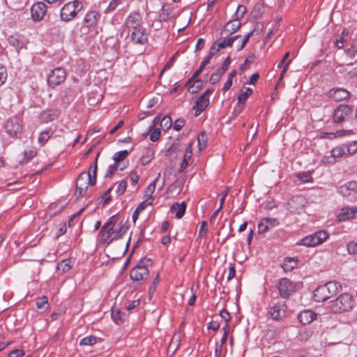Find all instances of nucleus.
I'll use <instances>...</instances> for the list:
<instances>
[{"mask_svg": "<svg viewBox=\"0 0 357 357\" xmlns=\"http://www.w3.org/2000/svg\"><path fill=\"white\" fill-rule=\"evenodd\" d=\"M6 131L10 136H15L21 131V126L16 118H13L7 121L5 126Z\"/></svg>", "mask_w": 357, "mask_h": 357, "instance_id": "5701e85b", "label": "nucleus"}, {"mask_svg": "<svg viewBox=\"0 0 357 357\" xmlns=\"http://www.w3.org/2000/svg\"><path fill=\"white\" fill-rule=\"evenodd\" d=\"M82 8L83 4L78 0L66 3L61 9V20L66 22L71 21Z\"/></svg>", "mask_w": 357, "mask_h": 357, "instance_id": "20e7f679", "label": "nucleus"}, {"mask_svg": "<svg viewBox=\"0 0 357 357\" xmlns=\"http://www.w3.org/2000/svg\"><path fill=\"white\" fill-rule=\"evenodd\" d=\"M114 163L109 166L106 176L111 177L116 170L122 171L128 165L127 158H114Z\"/></svg>", "mask_w": 357, "mask_h": 357, "instance_id": "dca6fc26", "label": "nucleus"}, {"mask_svg": "<svg viewBox=\"0 0 357 357\" xmlns=\"http://www.w3.org/2000/svg\"><path fill=\"white\" fill-rule=\"evenodd\" d=\"M241 26V22L238 20H234L228 22L225 26V30L229 33H234Z\"/></svg>", "mask_w": 357, "mask_h": 357, "instance_id": "2f4dec72", "label": "nucleus"}, {"mask_svg": "<svg viewBox=\"0 0 357 357\" xmlns=\"http://www.w3.org/2000/svg\"><path fill=\"white\" fill-rule=\"evenodd\" d=\"M352 109L346 105H340L333 111V121L336 123L347 121L352 116Z\"/></svg>", "mask_w": 357, "mask_h": 357, "instance_id": "0eeeda50", "label": "nucleus"}, {"mask_svg": "<svg viewBox=\"0 0 357 357\" xmlns=\"http://www.w3.org/2000/svg\"><path fill=\"white\" fill-rule=\"evenodd\" d=\"M139 304V300L132 301L130 303H129L128 305H126L125 306V308L128 311H131L132 310L135 308L137 306H138Z\"/></svg>", "mask_w": 357, "mask_h": 357, "instance_id": "052dcab7", "label": "nucleus"}, {"mask_svg": "<svg viewBox=\"0 0 357 357\" xmlns=\"http://www.w3.org/2000/svg\"><path fill=\"white\" fill-rule=\"evenodd\" d=\"M252 93V90L250 88H246L244 91H241L238 96V101L239 103H244L248 99L249 96Z\"/></svg>", "mask_w": 357, "mask_h": 357, "instance_id": "79ce46f5", "label": "nucleus"}, {"mask_svg": "<svg viewBox=\"0 0 357 357\" xmlns=\"http://www.w3.org/2000/svg\"><path fill=\"white\" fill-rule=\"evenodd\" d=\"M31 17L34 21L41 20L47 12V6L43 2L34 3L31 9Z\"/></svg>", "mask_w": 357, "mask_h": 357, "instance_id": "f3484780", "label": "nucleus"}, {"mask_svg": "<svg viewBox=\"0 0 357 357\" xmlns=\"http://www.w3.org/2000/svg\"><path fill=\"white\" fill-rule=\"evenodd\" d=\"M296 176L303 183H309L312 181V177L310 171L298 173Z\"/></svg>", "mask_w": 357, "mask_h": 357, "instance_id": "ea45409f", "label": "nucleus"}, {"mask_svg": "<svg viewBox=\"0 0 357 357\" xmlns=\"http://www.w3.org/2000/svg\"><path fill=\"white\" fill-rule=\"evenodd\" d=\"M190 159V158H183V161L181 164L180 168L178 169V172H182L184 171V169L187 167V166L188 165Z\"/></svg>", "mask_w": 357, "mask_h": 357, "instance_id": "774afa93", "label": "nucleus"}, {"mask_svg": "<svg viewBox=\"0 0 357 357\" xmlns=\"http://www.w3.org/2000/svg\"><path fill=\"white\" fill-rule=\"evenodd\" d=\"M160 119H161V117L160 115L156 116L153 119L151 125L149 127L148 130H151L153 128H156L155 127L157 126V125L159 123H160Z\"/></svg>", "mask_w": 357, "mask_h": 357, "instance_id": "680f3d73", "label": "nucleus"}, {"mask_svg": "<svg viewBox=\"0 0 357 357\" xmlns=\"http://www.w3.org/2000/svg\"><path fill=\"white\" fill-rule=\"evenodd\" d=\"M356 213L357 206H344L337 215V218L340 221H347L354 218Z\"/></svg>", "mask_w": 357, "mask_h": 357, "instance_id": "aec40b11", "label": "nucleus"}, {"mask_svg": "<svg viewBox=\"0 0 357 357\" xmlns=\"http://www.w3.org/2000/svg\"><path fill=\"white\" fill-rule=\"evenodd\" d=\"M52 132L50 130H44L40 132L38 141L40 144V145L45 144L47 140L51 137Z\"/></svg>", "mask_w": 357, "mask_h": 357, "instance_id": "e433bc0d", "label": "nucleus"}, {"mask_svg": "<svg viewBox=\"0 0 357 357\" xmlns=\"http://www.w3.org/2000/svg\"><path fill=\"white\" fill-rule=\"evenodd\" d=\"M206 222L202 221L199 227V234L200 236H204L206 234L207 229H206Z\"/></svg>", "mask_w": 357, "mask_h": 357, "instance_id": "338daca9", "label": "nucleus"}, {"mask_svg": "<svg viewBox=\"0 0 357 357\" xmlns=\"http://www.w3.org/2000/svg\"><path fill=\"white\" fill-rule=\"evenodd\" d=\"M48 305V298L46 296H43L36 301V307L38 310L45 311L47 309Z\"/></svg>", "mask_w": 357, "mask_h": 357, "instance_id": "f704fd0d", "label": "nucleus"}, {"mask_svg": "<svg viewBox=\"0 0 357 357\" xmlns=\"http://www.w3.org/2000/svg\"><path fill=\"white\" fill-rule=\"evenodd\" d=\"M229 192V188H227L221 193V197L220 199V206H219V207H220V208H222L225 198L227 197Z\"/></svg>", "mask_w": 357, "mask_h": 357, "instance_id": "4d7b16f0", "label": "nucleus"}, {"mask_svg": "<svg viewBox=\"0 0 357 357\" xmlns=\"http://www.w3.org/2000/svg\"><path fill=\"white\" fill-rule=\"evenodd\" d=\"M132 149H133V146H130V147L126 149L120 150V151L116 152L114 154V156H126L127 155L130 154L132 152Z\"/></svg>", "mask_w": 357, "mask_h": 357, "instance_id": "864d4df0", "label": "nucleus"}, {"mask_svg": "<svg viewBox=\"0 0 357 357\" xmlns=\"http://www.w3.org/2000/svg\"><path fill=\"white\" fill-rule=\"evenodd\" d=\"M317 318V314L310 310H305L301 311L298 314V319L299 321L303 324H309Z\"/></svg>", "mask_w": 357, "mask_h": 357, "instance_id": "b1692460", "label": "nucleus"}, {"mask_svg": "<svg viewBox=\"0 0 357 357\" xmlns=\"http://www.w3.org/2000/svg\"><path fill=\"white\" fill-rule=\"evenodd\" d=\"M153 200V199L152 197H147L144 201H143L138 205L136 209L139 212L142 211L146 208V206L152 204Z\"/></svg>", "mask_w": 357, "mask_h": 357, "instance_id": "a18cd8bd", "label": "nucleus"}, {"mask_svg": "<svg viewBox=\"0 0 357 357\" xmlns=\"http://www.w3.org/2000/svg\"><path fill=\"white\" fill-rule=\"evenodd\" d=\"M220 315L226 321V323H227L230 319V314L226 310H222L220 312Z\"/></svg>", "mask_w": 357, "mask_h": 357, "instance_id": "0e129e2a", "label": "nucleus"}, {"mask_svg": "<svg viewBox=\"0 0 357 357\" xmlns=\"http://www.w3.org/2000/svg\"><path fill=\"white\" fill-rule=\"evenodd\" d=\"M94 184L95 179H92L90 172H89L88 173L80 174L76 181V185H77L87 188L89 185H93Z\"/></svg>", "mask_w": 357, "mask_h": 357, "instance_id": "393cba45", "label": "nucleus"}, {"mask_svg": "<svg viewBox=\"0 0 357 357\" xmlns=\"http://www.w3.org/2000/svg\"><path fill=\"white\" fill-rule=\"evenodd\" d=\"M59 268H62V271L63 272H66V271H69L71 268V266L70 265L69 262L67 260L62 261L59 264Z\"/></svg>", "mask_w": 357, "mask_h": 357, "instance_id": "13d9d810", "label": "nucleus"}, {"mask_svg": "<svg viewBox=\"0 0 357 357\" xmlns=\"http://www.w3.org/2000/svg\"><path fill=\"white\" fill-rule=\"evenodd\" d=\"M128 226L123 222H116L102 235V242L109 243L114 240L121 238L128 231Z\"/></svg>", "mask_w": 357, "mask_h": 357, "instance_id": "7ed1b4c3", "label": "nucleus"}, {"mask_svg": "<svg viewBox=\"0 0 357 357\" xmlns=\"http://www.w3.org/2000/svg\"><path fill=\"white\" fill-rule=\"evenodd\" d=\"M150 132V140L152 142H156L159 139L161 132L160 128H153L151 130H148Z\"/></svg>", "mask_w": 357, "mask_h": 357, "instance_id": "c03bdc74", "label": "nucleus"}, {"mask_svg": "<svg viewBox=\"0 0 357 357\" xmlns=\"http://www.w3.org/2000/svg\"><path fill=\"white\" fill-rule=\"evenodd\" d=\"M255 29L248 33L244 38L242 39L241 43H238L236 45V49L238 51L241 50L246 45L248 41L249 40L250 38L252 37L254 35Z\"/></svg>", "mask_w": 357, "mask_h": 357, "instance_id": "4c0bfd02", "label": "nucleus"}, {"mask_svg": "<svg viewBox=\"0 0 357 357\" xmlns=\"http://www.w3.org/2000/svg\"><path fill=\"white\" fill-rule=\"evenodd\" d=\"M209 105V98L200 96L196 100L192 109L195 111V116H198Z\"/></svg>", "mask_w": 357, "mask_h": 357, "instance_id": "412c9836", "label": "nucleus"}, {"mask_svg": "<svg viewBox=\"0 0 357 357\" xmlns=\"http://www.w3.org/2000/svg\"><path fill=\"white\" fill-rule=\"evenodd\" d=\"M208 141L207 135L204 132H202L198 135L197 137V143H198V149L199 151L204 149L206 146Z\"/></svg>", "mask_w": 357, "mask_h": 357, "instance_id": "72a5a7b5", "label": "nucleus"}, {"mask_svg": "<svg viewBox=\"0 0 357 357\" xmlns=\"http://www.w3.org/2000/svg\"><path fill=\"white\" fill-rule=\"evenodd\" d=\"M327 305L328 308L332 312L342 313L351 310L355 305V300L351 295L344 293L329 301Z\"/></svg>", "mask_w": 357, "mask_h": 357, "instance_id": "f03ea898", "label": "nucleus"}, {"mask_svg": "<svg viewBox=\"0 0 357 357\" xmlns=\"http://www.w3.org/2000/svg\"><path fill=\"white\" fill-rule=\"evenodd\" d=\"M279 224L276 218H264L261 220L258 224L259 234H264L270 229L277 226Z\"/></svg>", "mask_w": 357, "mask_h": 357, "instance_id": "a211bd4d", "label": "nucleus"}, {"mask_svg": "<svg viewBox=\"0 0 357 357\" xmlns=\"http://www.w3.org/2000/svg\"><path fill=\"white\" fill-rule=\"evenodd\" d=\"M328 96L335 101L340 102L347 99L349 93L343 88H333L329 91Z\"/></svg>", "mask_w": 357, "mask_h": 357, "instance_id": "6ab92c4d", "label": "nucleus"}, {"mask_svg": "<svg viewBox=\"0 0 357 357\" xmlns=\"http://www.w3.org/2000/svg\"><path fill=\"white\" fill-rule=\"evenodd\" d=\"M347 251L350 255H357V241L349 242L347 245Z\"/></svg>", "mask_w": 357, "mask_h": 357, "instance_id": "09e8293b", "label": "nucleus"}, {"mask_svg": "<svg viewBox=\"0 0 357 357\" xmlns=\"http://www.w3.org/2000/svg\"><path fill=\"white\" fill-rule=\"evenodd\" d=\"M66 78V72L64 68L58 67L52 70L47 77V83L54 88L63 83Z\"/></svg>", "mask_w": 357, "mask_h": 357, "instance_id": "6e6552de", "label": "nucleus"}, {"mask_svg": "<svg viewBox=\"0 0 357 357\" xmlns=\"http://www.w3.org/2000/svg\"><path fill=\"white\" fill-rule=\"evenodd\" d=\"M241 38V35H236L229 38H225L222 40H217V45L220 49L225 48L226 47H231L234 43L239 38Z\"/></svg>", "mask_w": 357, "mask_h": 357, "instance_id": "c85d7f7f", "label": "nucleus"}, {"mask_svg": "<svg viewBox=\"0 0 357 357\" xmlns=\"http://www.w3.org/2000/svg\"><path fill=\"white\" fill-rule=\"evenodd\" d=\"M142 17L138 13L130 14L125 21V26L128 31L137 29L138 27H142Z\"/></svg>", "mask_w": 357, "mask_h": 357, "instance_id": "2eb2a0df", "label": "nucleus"}, {"mask_svg": "<svg viewBox=\"0 0 357 357\" xmlns=\"http://www.w3.org/2000/svg\"><path fill=\"white\" fill-rule=\"evenodd\" d=\"M298 264V259L295 257H285L281 265L284 272H290L294 270Z\"/></svg>", "mask_w": 357, "mask_h": 357, "instance_id": "bb28decb", "label": "nucleus"}, {"mask_svg": "<svg viewBox=\"0 0 357 357\" xmlns=\"http://www.w3.org/2000/svg\"><path fill=\"white\" fill-rule=\"evenodd\" d=\"M342 289V285L336 281H330L318 287L314 291V299L317 302H324L335 296Z\"/></svg>", "mask_w": 357, "mask_h": 357, "instance_id": "f257e3e1", "label": "nucleus"}, {"mask_svg": "<svg viewBox=\"0 0 357 357\" xmlns=\"http://www.w3.org/2000/svg\"><path fill=\"white\" fill-rule=\"evenodd\" d=\"M185 125V120L183 119H176L174 123L173 128L175 130L179 131Z\"/></svg>", "mask_w": 357, "mask_h": 357, "instance_id": "5fc2aeb1", "label": "nucleus"}, {"mask_svg": "<svg viewBox=\"0 0 357 357\" xmlns=\"http://www.w3.org/2000/svg\"><path fill=\"white\" fill-rule=\"evenodd\" d=\"M130 40L135 44L144 45L147 40V34L146 29L142 27H138L137 29L129 31Z\"/></svg>", "mask_w": 357, "mask_h": 357, "instance_id": "ddd939ff", "label": "nucleus"}, {"mask_svg": "<svg viewBox=\"0 0 357 357\" xmlns=\"http://www.w3.org/2000/svg\"><path fill=\"white\" fill-rule=\"evenodd\" d=\"M312 335V331L308 330L303 331L300 333V339L303 341H307Z\"/></svg>", "mask_w": 357, "mask_h": 357, "instance_id": "6e6d98bb", "label": "nucleus"}, {"mask_svg": "<svg viewBox=\"0 0 357 357\" xmlns=\"http://www.w3.org/2000/svg\"><path fill=\"white\" fill-rule=\"evenodd\" d=\"M126 187H127V182L126 181H121L119 183L117 188L116 190V193L120 195L123 194L124 192L126 191Z\"/></svg>", "mask_w": 357, "mask_h": 357, "instance_id": "603ef678", "label": "nucleus"}, {"mask_svg": "<svg viewBox=\"0 0 357 357\" xmlns=\"http://www.w3.org/2000/svg\"><path fill=\"white\" fill-rule=\"evenodd\" d=\"M209 62L210 60L208 59V58L205 57L204 59L202 61L199 68L194 72L192 77L188 81L187 85H190L192 81L200 75L203 69L207 64L209 63Z\"/></svg>", "mask_w": 357, "mask_h": 357, "instance_id": "473e14b6", "label": "nucleus"}, {"mask_svg": "<svg viewBox=\"0 0 357 357\" xmlns=\"http://www.w3.org/2000/svg\"><path fill=\"white\" fill-rule=\"evenodd\" d=\"M100 18V14L96 10L89 11L84 17V23L88 27L95 28Z\"/></svg>", "mask_w": 357, "mask_h": 357, "instance_id": "4be33fe9", "label": "nucleus"}, {"mask_svg": "<svg viewBox=\"0 0 357 357\" xmlns=\"http://www.w3.org/2000/svg\"><path fill=\"white\" fill-rule=\"evenodd\" d=\"M149 275L148 268L142 265H137L130 273V277L133 281L141 282L145 280Z\"/></svg>", "mask_w": 357, "mask_h": 357, "instance_id": "4468645a", "label": "nucleus"}, {"mask_svg": "<svg viewBox=\"0 0 357 357\" xmlns=\"http://www.w3.org/2000/svg\"><path fill=\"white\" fill-rule=\"evenodd\" d=\"M351 133H352V130H339L336 131L335 132L329 133L328 135L330 136L329 137L330 138H332V137H342V136H344L347 135H350Z\"/></svg>", "mask_w": 357, "mask_h": 357, "instance_id": "49530a36", "label": "nucleus"}, {"mask_svg": "<svg viewBox=\"0 0 357 357\" xmlns=\"http://www.w3.org/2000/svg\"><path fill=\"white\" fill-rule=\"evenodd\" d=\"M160 176V174H159L158 176H157V178H155L153 180V181L151 182V183H149V185L147 186L146 191H145V195H146V196H148V197H152L153 193L155 192V183L158 181Z\"/></svg>", "mask_w": 357, "mask_h": 357, "instance_id": "58836bf2", "label": "nucleus"}, {"mask_svg": "<svg viewBox=\"0 0 357 357\" xmlns=\"http://www.w3.org/2000/svg\"><path fill=\"white\" fill-rule=\"evenodd\" d=\"M357 152V142H351L347 144L337 146L332 150L331 156H344L354 155Z\"/></svg>", "mask_w": 357, "mask_h": 357, "instance_id": "9d476101", "label": "nucleus"}, {"mask_svg": "<svg viewBox=\"0 0 357 357\" xmlns=\"http://www.w3.org/2000/svg\"><path fill=\"white\" fill-rule=\"evenodd\" d=\"M207 328L208 329L216 331L220 328V324L218 321H213L208 324Z\"/></svg>", "mask_w": 357, "mask_h": 357, "instance_id": "e2e57ef3", "label": "nucleus"}, {"mask_svg": "<svg viewBox=\"0 0 357 357\" xmlns=\"http://www.w3.org/2000/svg\"><path fill=\"white\" fill-rule=\"evenodd\" d=\"M328 238V233L320 230L313 234L304 237L301 239L299 244L307 247H314L323 243Z\"/></svg>", "mask_w": 357, "mask_h": 357, "instance_id": "423d86ee", "label": "nucleus"}, {"mask_svg": "<svg viewBox=\"0 0 357 357\" xmlns=\"http://www.w3.org/2000/svg\"><path fill=\"white\" fill-rule=\"evenodd\" d=\"M24 355V351L21 349H14L10 352L9 357H22Z\"/></svg>", "mask_w": 357, "mask_h": 357, "instance_id": "bf43d9fd", "label": "nucleus"}, {"mask_svg": "<svg viewBox=\"0 0 357 357\" xmlns=\"http://www.w3.org/2000/svg\"><path fill=\"white\" fill-rule=\"evenodd\" d=\"M116 222H117V218L116 215L110 217L101 228L100 233L102 235L103 233L107 231V229H109Z\"/></svg>", "mask_w": 357, "mask_h": 357, "instance_id": "a19ab883", "label": "nucleus"}, {"mask_svg": "<svg viewBox=\"0 0 357 357\" xmlns=\"http://www.w3.org/2000/svg\"><path fill=\"white\" fill-rule=\"evenodd\" d=\"M337 192L351 202H356L357 182L351 181L340 185Z\"/></svg>", "mask_w": 357, "mask_h": 357, "instance_id": "39448f33", "label": "nucleus"}, {"mask_svg": "<svg viewBox=\"0 0 357 357\" xmlns=\"http://www.w3.org/2000/svg\"><path fill=\"white\" fill-rule=\"evenodd\" d=\"M186 210V204L183 202L181 203H174L170 208V211L175 213V217L178 219L181 218Z\"/></svg>", "mask_w": 357, "mask_h": 357, "instance_id": "a878e982", "label": "nucleus"}, {"mask_svg": "<svg viewBox=\"0 0 357 357\" xmlns=\"http://www.w3.org/2000/svg\"><path fill=\"white\" fill-rule=\"evenodd\" d=\"M87 188H84L79 185H76V194H78V196L82 197L86 194V192L87 190Z\"/></svg>", "mask_w": 357, "mask_h": 357, "instance_id": "69168bd1", "label": "nucleus"}, {"mask_svg": "<svg viewBox=\"0 0 357 357\" xmlns=\"http://www.w3.org/2000/svg\"><path fill=\"white\" fill-rule=\"evenodd\" d=\"M305 203L303 196L293 197L287 203V209L293 213H301L303 211Z\"/></svg>", "mask_w": 357, "mask_h": 357, "instance_id": "9b49d317", "label": "nucleus"}, {"mask_svg": "<svg viewBox=\"0 0 357 357\" xmlns=\"http://www.w3.org/2000/svg\"><path fill=\"white\" fill-rule=\"evenodd\" d=\"M9 44L16 49H21L24 47V42L18 35H12L8 38Z\"/></svg>", "mask_w": 357, "mask_h": 357, "instance_id": "7c9ffc66", "label": "nucleus"}, {"mask_svg": "<svg viewBox=\"0 0 357 357\" xmlns=\"http://www.w3.org/2000/svg\"><path fill=\"white\" fill-rule=\"evenodd\" d=\"M96 342V337L93 335L87 336L80 340V345L91 346Z\"/></svg>", "mask_w": 357, "mask_h": 357, "instance_id": "37998d69", "label": "nucleus"}, {"mask_svg": "<svg viewBox=\"0 0 357 357\" xmlns=\"http://www.w3.org/2000/svg\"><path fill=\"white\" fill-rule=\"evenodd\" d=\"M184 147L179 141L174 142L166 151V155H178L183 151Z\"/></svg>", "mask_w": 357, "mask_h": 357, "instance_id": "c756f323", "label": "nucleus"}, {"mask_svg": "<svg viewBox=\"0 0 357 357\" xmlns=\"http://www.w3.org/2000/svg\"><path fill=\"white\" fill-rule=\"evenodd\" d=\"M278 289L281 297L289 298L296 290L295 284L288 278H281L278 283Z\"/></svg>", "mask_w": 357, "mask_h": 357, "instance_id": "1a4fd4ad", "label": "nucleus"}, {"mask_svg": "<svg viewBox=\"0 0 357 357\" xmlns=\"http://www.w3.org/2000/svg\"><path fill=\"white\" fill-rule=\"evenodd\" d=\"M287 305L284 301L278 302L270 307L268 314L274 320H280L285 316Z\"/></svg>", "mask_w": 357, "mask_h": 357, "instance_id": "f8f14e48", "label": "nucleus"}, {"mask_svg": "<svg viewBox=\"0 0 357 357\" xmlns=\"http://www.w3.org/2000/svg\"><path fill=\"white\" fill-rule=\"evenodd\" d=\"M123 314L119 311H112V318L116 323L119 324L123 320Z\"/></svg>", "mask_w": 357, "mask_h": 357, "instance_id": "8fccbe9b", "label": "nucleus"}, {"mask_svg": "<svg viewBox=\"0 0 357 357\" xmlns=\"http://www.w3.org/2000/svg\"><path fill=\"white\" fill-rule=\"evenodd\" d=\"M172 126V118L169 115H166L160 119V128L163 130H167L169 129Z\"/></svg>", "mask_w": 357, "mask_h": 357, "instance_id": "c9c22d12", "label": "nucleus"}, {"mask_svg": "<svg viewBox=\"0 0 357 357\" xmlns=\"http://www.w3.org/2000/svg\"><path fill=\"white\" fill-rule=\"evenodd\" d=\"M7 79V70L4 66L0 65V86L6 82Z\"/></svg>", "mask_w": 357, "mask_h": 357, "instance_id": "3c124183", "label": "nucleus"}, {"mask_svg": "<svg viewBox=\"0 0 357 357\" xmlns=\"http://www.w3.org/2000/svg\"><path fill=\"white\" fill-rule=\"evenodd\" d=\"M220 47H218V45H217L216 41L213 44V45L211 47L209 52L208 55L206 56V58H208V59L211 61V58L218 52L220 51Z\"/></svg>", "mask_w": 357, "mask_h": 357, "instance_id": "de8ad7c7", "label": "nucleus"}, {"mask_svg": "<svg viewBox=\"0 0 357 357\" xmlns=\"http://www.w3.org/2000/svg\"><path fill=\"white\" fill-rule=\"evenodd\" d=\"M59 113V110L56 109H47L41 113V118L45 122H50L58 118Z\"/></svg>", "mask_w": 357, "mask_h": 357, "instance_id": "cd10ccee", "label": "nucleus"}]
</instances>
